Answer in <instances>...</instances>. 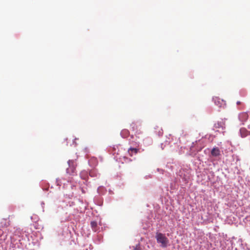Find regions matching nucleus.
<instances>
[{
    "label": "nucleus",
    "mask_w": 250,
    "mask_h": 250,
    "mask_svg": "<svg viewBox=\"0 0 250 250\" xmlns=\"http://www.w3.org/2000/svg\"><path fill=\"white\" fill-rule=\"evenodd\" d=\"M130 127H131V128L132 129V130L133 131H136V130L138 129V127H139L138 126V125L136 124H135L134 123H132L130 125Z\"/></svg>",
    "instance_id": "9"
},
{
    "label": "nucleus",
    "mask_w": 250,
    "mask_h": 250,
    "mask_svg": "<svg viewBox=\"0 0 250 250\" xmlns=\"http://www.w3.org/2000/svg\"><path fill=\"white\" fill-rule=\"evenodd\" d=\"M1 224L3 225L4 227H7L10 225L9 222H7L6 219H3L1 220Z\"/></svg>",
    "instance_id": "10"
},
{
    "label": "nucleus",
    "mask_w": 250,
    "mask_h": 250,
    "mask_svg": "<svg viewBox=\"0 0 250 250\" xmlns=\"http://www.w3.org/2000/svg\"><path fill=\"white\" fill-rule=\"evenodd\" d=\"M211 154L214 157H217L220 155V150L218 147H214L211 151Z\"/></svg>",
    "instance_id": "5"
},
{
    "label": "nucleus",
    "mask_w": 250,
    "mask_h": 250,
    "mask_svg": "<svg viewBox=\"0 0 250 250\" xmlns=\"http://www.w3.org/2000/svg\"><path fill=\"white\" fill-rule=\"evenodd\" d=\"M134 250H140V249L139 247H136Z\"/></svg>",
    "instance_id": "12"
},
{
    "label": "nucleus",
    "mask_w": 250,
    "mask_h": 250,
    "mask_svg": "<svg viewBox=\"0 0 250 250\" xmlns=\"http://www.w3.org/2000/svg\"><path fill=\"white\" fill-rule=\"evenodd\" d=\"M240 104H241V102H240V101H238V102H237V104L238 105Z\"/></svg>",
    "instance_id": "13"
},
{
    "label": "nucleus",
    "mask_w": 250,
    "mask_h": 250,
    "mask_svg": "<svg viewBox=\"0 0 250 250\" xmlns=\"http://www.w3.org/2000/svg\"><path fill=\"white\" fill-rule=\"evenodd\" d=\"M156 238L157 242L161 244V247L163 248L167 247L168 239L166 237L165 234L161 233H157L156 235Z\"/></svg>",
    "instance_id": "2"
},
{
    "label": "nucleus",
    "mask_w": 250,
    "mask_h": 250,
    "mask_svg": "<svg viewBox=\"0 0 250 250\" xmlns=\"http://www.w3.org/2000/svg\"><path fill=\"white\" fill-rule=\"evenodd\" d=\"M91 227L93 231H96L97 230V223L95 221H92L91 222Z\"/></svg>",
    "instance_id": "8"
},
{
    "label": "nucleus",
    "mask_w": 250,
    "mask_h": 250,
    "mask_svg": "<svg viewBox=\"0 0 250 250\" xmlns=\"http://www.w3.org/2000/svg\"><path fill=\"white\" fill-rule=\"evenodd\" d=\"M121 135L123 138H126L129 135V131L126 129H123L121 132Z\"/></svg>",
    "instance_id": "7"
},
{
    "label": "nucleus",
    "mask_w": 250,
    "mask_h": 250,
    "mask_svg": "<svg viewBox=\"0 0 250 250\" xmlns=\"http://www.w3.org/2000/svg\"><path fill=\"white\" fill-rule=\"evenodd\" d=\"M214 127L215 128H224L225 127V121L223 119H221L214 124Z\"/></svg>",
    "instance_id": "4"
},
{
    "label": "nucleus",
    "mask_w": 250,
    "mask_h": 250,
    "mask_svg": "<svg viewBox=\"0 0 250 250\" xmlns=\"http://www.w3.org/2000/svg\"><path fill=\"white\" fill-rule=\"evenodd\" d=\"M142 134V131L140 130L139 127H138V129L136 130V131H135V135L136 137H139V135Z\"/></svg>",
    "instance_id": "11"
},
{
    "label": "nucleus",
    "mask_w": 250,
    "mask_h": 250,
    "mask_svg": "<svg viewBox=\"0 0 250 250\" xmlns=\"http://www.w3.org/2000/svg\"><path fill=\"white\" fill-rule=\"evenodd\" d=\"M215 104L219 107H224L225 105V102L217 97L213 98Z\"/></svg>",
    "instance_id": "3"
},
{
    "label": "nucleus",
    "mask_w": 250,
    "mask_h": 250,
    "mask_svg": "<svg viewBox=\"0 0 250 250\" xmlns=\"http://www.w3.org/2000/svg\"><path fill=\"white\" fill-rule=\"evenodd\" d=\"M139 151V149L135 148H130L128 150V153L130 156H132L133 154H137Z\"/></svg>",
    "instance_id": "6"
},
{
    "label": "nucleus",
    "mask_w": 250,
    "mask_h": 250,
    "mask_svg": "<svg viewBox=\"0 0 250 250\" xmlns=\"http://www.w3.org/2000/svg\"><path fill=\"white\" fill-rule=\"evenodd\" d=\"M69 167L66 169V173L70 175H74L76 173V167L77 163L76 160H69L68 161Z\"/></svg>",
    "instance_id": "1"
}]
</instances>
